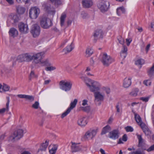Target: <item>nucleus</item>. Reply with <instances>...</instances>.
Here are the masks:
<instances>
[{"mask_svg":"<svg viewBox=\"0 0 154 154\" xmlns=\"http://www.w3.org/2000/svg\"><path fill=\"white\" fill-rule=\"evenodd\" d=\"M60 88L65 92L70 91L72 88V82L70 80H62L59 82Z\"/></svg>","mask_w":154,"mask_h":154,"instance_id":"nucleus-1","label":"nucleus"},{"mask_svg":"<svg viewBox=\"0 0 154 154\" xmlns=\"http://www.w3.org/2000/svg\"><path fill=\"white\" fill-rule=\"evenodd\" d=\"M88 80L90 82L91 85L87 83H86L87 85L91 91L94 93L103 89V88H100V84L98 82L91 80L90 79H88Z\"/></svg>","mask_w":154,"mask_h":154,"instance_id":"nucleus-2","label":"nucleus"},{"mask_svg":"<svg viewBox=\"0 0 154 154\" xmlns=\"http://www.w3.org/2000/svg\"><path fill=\"white\" fill-rule=\"evenodd\" d=\"M106 92L105 88L103 87V89L94 93L95 97L94 101L96 102H100L103 101Z\"/></svg>","mask_w":154,"mask_h":154,"instance_id":"nucleus-3","label":"nucleus"},{"mask_svg":"<svg viewBox=\"0 0 154 154\" xmlns=\"http://www.w3.org/2000/svg\"><path fill=\"white\" fill-rule=\"evenodd\" d=\"M40 24L41 26L45 29H48L52 25V23L51 20L45 17H42L41 18Z\"/></svg>","mask_w":154,"mask_h":154,"instance_id":"nucleus-4","label":"nucleus"},{"mask_svg":"<svg viewBox=\"0 0 154 154\" xmlns=\"http://www.w3.org/2000/svg\"><path fill=\"white\" fill-rule=\"evenodd\" d=\"M23 136V131L21 129L15 131L13 134H12L9 137V140L14 142L15 140L20 139Z\"/></svg>","mask_w":154,"mask_h":154,"instance_id":"nucleus-5","label":"nucleus"},{"mask_svg":"<svg viewBox=\"0 0 154 154\" xmlns=\"http://www.w3.org/2000/svg\"><path fill=\"white\" fill-rule=\"evenodd\" d=\"M30 32L34 38L38 36L40 33V28L39 25L37 24L32 25L30 30Z\"/></svg>","mask_w":154,"mask_h":154,"instance_id":"nucleus-6","label":"nucleus"},{"mask_svg":"<svg viewBox=\"0 0 154 154\" xmlns=\"http://www.w3.org/2000/svg\"><path fill=\"white\" fill-rule=\"evenodd\" d=\"M98 130L97 128L90 129L86 132L84 135L85 138L87 139H92L96 135Z\"/></svg>","mask_w":154,"mask_h":154,"instance_id":"nucleus-7","label":"nucleus"},{"mask_svg":"<svg viewBox=\"0 0 154 154\" xmlns=\"http://www.w3.org/2000/svg\"><path fill=\"white\" fill-rule=\"evenodd\" d=\"M40 13L39 9L36 7H32L29 10V16L32 19H36Z\"/></svg>","mask_w":154,"mask_h":154,"instance_id":"nucleus-8","label":"nucleus"},{"mask_svg":"<svg viewBox=\"0 0 154 154\" xmlns=\"http://www.w3.org/2000/svg\"><path fill=\"white\" fill-rule=\"evenodd\" d=\"M31 56L29 54L26 53L19 55L17 58V60L20 62H30L31 61Z\"/></svg>","mask_w":154,"mask_h":154,"instance_id":"nucleus-9","label":"nucleus"},{"mask_svg":"<svg viewBox=\"0 0 154 154\" xmlns=\"http://www.w3.org/2000/svg\"><path fill=\"white\" fill-rule=\"evenodd\" d=\"M44 53L41 52L31 56V61L33 60L35 63H38L41 62L42 59L44 57Z\"/></svg>","mask_w":154,"mask_h":154,"instance_id":"nucleus-10","label":"nucleus"},{"mask_svg":"<svg viewBox=\"0 0 154 154\" xmlns=\"http://www.w3.org/2000/svg\"><path fill=\"white\" fill-rule=\"evenodd\" d=\"M103 32L101 29H98L95 31L93 35L94 42H96L99 39H102L103 38Z\"/></svg>","mask_w":154,"mask_h":154,"instance_id":"nucleus-11","label":"nucleus"},{"mask_svg":"<svg viewBox=\"0 0 154 154\" xmlns=\"http://www.w3.org/2000/svg\"><path fill=\"white\" fill-rule=\"evenodd\" d=\"M42 7L45 11L49 13L54 15L55 12V9L54 8H51L50 5L46 3H44L42 5Z\"/></svg>","mask_w":154,"mask_h":154,"instance_id":"nucleus-12","label":"nucleus"},{"mask_svg":"<svg viewBox=\"0 0 154 154\" xmlns=\"http://www.w3.org/2000/svg\"><path fill=\"white\" fill-rule=\"evenodd\" d=\"M18 27L20 31L22 33L26 34L29 32V29L27 24L20 23L18 25Z\"/></svg>","mask_w":154,"mask_h":154,"instance_id":"nucleus-13","label":"nucleus"},{"mask_svg":"<svg viewBox=\"0 0 154 154\" xmlns=\"http://www.w3.org/2000/svg\"><path fill=\"white\" fill-rule=\"evenodd\" d=\"M120 133L118 129H115L110 131L108 135V137L113 140L118 139Z\"/></svg>","mask_w":154,"mask_h":154,"instance_id":"nucleus-14","label":"nucleus"},{"mask_svg":"<svg viewBox=\"0 0 154 154\" xmlns=\"http://www.w3.org/2000/svg\"><path fill=\"white\" fill-rule=\"evenodd\" d=\"M131 84V78L130 77L125 78L123 80V87L125 88H128Z\"/></svg>","mask_w":154,"mask_h":154,"instance_id":"nucleus-15","label":"nucleus"},{"mask_svg":"<svg viewBox=\"0 0 154 154\" xmlns=\"http://www.w3.org/2000/svg\"><path fill=\"white\" fill-rule=\"evenodd\" d=\"M87 118L86 117L80 118L78 120V124L80 126L84 127L88 123Z\"/></svg>","mask_w":154,"mask_h":154,"instance_id":"nucleus-16","label":"nucleus"},{"mask_svg":"<svg viewBox=\"0 0 154 154\" xmlns=\"http://www.w3.org/2000/svg\"><path fill=\"white\" fill-rule=\"evenodd\" d=\"M9 20H11V22L12 24L18 23L19 20V17L17 15L11 14L9 17Z\"/></svg>","mask_w":154,"mask_h":154,"instance_id":"nucleus-17","label":"nucleus"},{"mask_svg":"<svg viewBox=\"0 0 154 154\" xmlns=\"http://www.w3.org/2000/svg\"><path fill=\"white\" fill-rule=\"evenodd\" d=\"M17 96L21 98H24L26 100H28L30 102H32L34 99V97L32 96L25 94H18Z\"/></svg>","mask_w":154,"mask_h":154,"instance_id":"nucleus-18","label":"nucleus"},{"mask_svg":"<svg viewBox=\"0 0 154 154\" xmlns=\"http://www.w3.org/2000/svg\"><path fill=\"white\" fill-rule=\"evenodd\" d=\"M134 117L138 125L140 126L142 129H143V126H144L145 124L142 122L140 116L138 115L137 114H135Z\"/></svg>","mask_w":154,"mask_h":154,"instance_id":"nucleus-19","label":"nucleus"},{"mask_svg":"<svg viewBox=\"0 0 154 154\" xmlns=\"http://www.w3.org/2000/svg\"><path fill=\"white\" fill-rule=\"evenodd\" d=\"M97 7L103 13H105L106 11V2L105 1H102L101 2L97 4Z\"/></svg>","mask_w":154,"mask_h":154,"instance_id":"nucleus-20","label":"nucleus"},{"mask_svg":"<svg viewBox=\"0 0 154 154\" xmlns=\"http://www.w3.org/2000/svg\"><path fill=\"white\" fill-rule=\"evenodd\" d=\"M8 33L10 36L14 38L17 36L18 34L17 30L14 28H10Z\"/></svg>","mask_w":154,"mask_h":154,"instance_id":"nucleus-21","label":"nucleus"},{"mask_svg":"<svg viewBox=\"0 0 154 154\" xmlns=\"http://www.w3.org/2000/svg\"><path fill=\"white\" fill-rule=\"evenodd\" d=\"M82 4L84 8H89L93 5V2L91 0H83Z\"/></svg>","mask_w":154,"mask_h":154,"instance_id":"nucleus-22","label":"nucleus"},{"mask_svg":"<svg viewBox=\"0 0 154 154\" xmlns=\"http://www.w3.org/2000/svg\"><path fill=\"white\" fill-rule=\"evenodd\" d=\"M72 144L71 149L72 152H76L81 149V147L78 144H76L75 143H72Z\"/></svg>","mask_w":154,"mask_h":154,"instance_id":"nucleus-23","label":"nucleus"},{"mask_svg":"<svg viewBox=\"0 0 154 154\" xmlns=\"http://www.w3.org/2000/svg\"><path fill=\"white\" fill-rule=\"evenodd\" d=\"M127 48L124 46L120 52V57L122 59H124L126 56L127 54Z\"/></svg>","mask_w":154,"mask_h":154,"instance_id":"nucleus-24","label":"nucleus"},{"mask_svg":"<svg viewBox=\"0 0 154 154\" xmlns=\"http://www.w3.org/2000/svg\"><path fill=\"white\" fill-rule=\"evenodd\" d=\"M94 51L92 48L88 47L86 49L85 56L88 57L91 56L93 54Z\"/></svg>","mask_w":154,"mask_h":154,"instance_id":"nucleus-25","label":"nucleus"},{"mask_svg":"<svg viewBox=\"0 0 154 154\" xmlns=\"http://www.w3.org/2000/svg\"><path fill=\"white\" fill-rule=\"evenodd\" d=\"M6 99H7V101L6 105V108H3L2 109H0V113H3L6 111H8L9 110V105L10 102V97H6Z\"/></svg>","mask_w":154,"mask_h":154,"instance_id":"nucleus-26","label":"nucleus"},{"mask_svg":"<svg viewBox=\"0 0 154 154\" xmlns=\"http://www.w3.org/2000/svg\"><path fill=\"white\" fill-rule=\"evenodd\" d=\"M74 48V45L72 42L69 46H67L66 48L63 49V51L65 53H67L71 51Z\"/></svg>","mask_w":154,"mask_h":154,"instance_id":"nucleus-27","label":"nucleus"},{"mask_svg":"<svg viewBox=\"0 0 154 154\" xmlns=\"http://www.w3.org/2000/svg\"><path fill=\"white\" fill-rule=\"evenodd\" d=\"M99 60L103 63V65H106V54L104 53L100 54L99 57Z\"/></svg>","mask_w":154,"mask_h":154,"instance_id":"nucleus-28","label":"nucleus"},{"mask_svg":"<svg viewBox=\"0 0 154 154\" xmlns=\"http://www.w3.org/2000/svg\"><path fill=\"white\" fill-rule=\"evenodd\" d=\"M125 10L123 7H120L117 9L116 12L118 16H120L122 14L125 13Z\"/></svg>","mask_w":154,"mask_h":154,"instance_id":"nucleus-29","label":"nucleus"},{"mask_svg":"<svg viewBox=\"0 0 154 154\" xmlns=\"http://www.w3.org/2000/svg\"><path fill=\"white\" fill-rule=\"evenodd\" d=\"M48 142L47 140H46L45 143H43L40 146V148L38 149V151L40 150L41 151H45L48 146Z\"/></svg>","mask_w":154,"mask_h":154,"instance_id":"nucleus-30","label":"nucleus"},{"mask_svg":"<svg viewBox=\"0 0 154 154\" xmlns=\"http://www.w3.org/2000/svg\"><path fill=\"white\" fill-rule=\"evenodd\" d=\"M25 10L26 9L20 6H19L17 8V12L20 14H24Z\"/></svg>","mask_w":154,"mask_h":154,"instance_id":"nucleus-31","label":"nucleus"},{"mask_svg":"<svg viewBox=\"0 0 154 154\" xmlns=\"http://www.w3.org/2000/svg\"><path fill=\"white\" fill-rule=\"evenodd\" d=\"M66 17V14L65 13H63L62 14L60 17V24L61 26L64 25Z\"/></svg>","mask_w":154,"mask_h":154,"instance_id":"nucleus-32","label":"nucleus"},{"mask_svg":"<svg viewBox=\"0 0 154 154\" xmlns=\"http://www.w3.org/2000/svg\"><path fill=\"white\" fill-rule=\"evenodd\" d=\"M149 75L151 78L154 77V63L152 66L148 71Z\"/></svg>","mask_w":154,"mask_h":154,"instance_id":"nucleus-33","label":"nucleus"},{"mask_svg":"<svg viewBox=\"0 0 154 154\" xmlns=\"http://www.w3.org/2000/svg\"><path fill=\"white\" fill-rule=\"evenodd\" d=\"M139 91V89L138 88L133 89L130 92V94L133 97H136L138 95Z\"/></svg>","mask_w":154,"mask_h":154,"instance_id":"nucleus-34","label":"nucleus"},{"mask_svg":"<svg viewBox=\"0 0 154 154\" xmlns=\"http://www.w3.org/2000/svg\"><path fill=\"white\" fill-rule=\"evenodd\" d=\"M78 100L77 99H75L72 102L70 105V107L68 108V109H70L71 111L74 108H75L77 103Z\"/></svg>","mask_w":154,"mask_h":154,"instance_id":"nucleus-35","label":"nucleus"},{"mask_svg":"<svg viewBox=\"0 0 154 154\" xmlns=\"http://www.w3.org/2000/svg\"><path fill=\"white\" fill-rule=\"evenodd\" d=\"M128 137L127 135L126 134L124 135L122 138H120L119 140L118 143L119 144H123V142H126L127 141Z\"/></svg>","mask_w":154,"mask_h":154,"instance_id":"nucleus-36","label":"nucleus"},{"mask_svg":"<svg viewBox=\"0 0 154 154\" xmlns=\"http://www.w3.org/2000/svg\"><path fill=\"white\" fill-rule=\"evenodd\" d=\"M38 75L36 74L33 70L31 71L29 76V79L31 80L32 79H37Z\"/></svg>","mask_w":154,"mask_h":154,"instance_id":"nucleus-37","label":"nucleus"},{"mask_svg":"<svg viewBox=\"0 0 154 154\" xmlns=\"http://www.w3.org/2000/svg\"><path fill=\"white\" fill-rule=\"evenodd\" d=\"M114 61V60L109 56L106 55V66H109Z\"/></svg>","mask_w":154,"mask_h":154,"instance_id":"nucleus-38","label":"nucleus"},{"mask_svg":"<svg viewBox=\"0 0 154 154\" xmlns=\"http://www.w3.org/2000/svg\"><path fill=\"white\" fill-rule=\"evenodd\" d=\"M40 63L42 66H50L51 65V63L49 62L48 60V59H46L43 60H41Z\"/></svg>","mask_w":154,"mask_h":154,"instance_id":"nucleus-39","label":"nucleus"},{"mask_svg":"<svg viewBox=\"0 0 154 154\" xmlns=\"http://www.w3.org/2000/svg\"><path fill=\"white\" fill-rule=\"evenodd\" d=\"M144 63V60L142 59H140L137 60L135 62V63L137 65H141Z\"/></svg>","mask_w":154,"mask_h":154,"instance_id":"nucleus-40","label":"nucleus"},{"mask_svg":"<svg viewBox=\"0 0 154 154\" xmlns=\"http://www.w3.org/2000/svg\"><path fill=\"white\" fill-rule=\"evenodd\" d=\"M143 129H142L145 133V134L147 136H150L151 134V131L147 128L145 127V125L144 126H143Z\"/></svg>","mask_w":154,"mask_h":154,"instance_id":"nucleus-41","label":"nucleus"},{"mask_svg":"<svg viewBox=\"0 0 154 154\" xmlns=\"http://www.w3.org/2000/svg\"><path fill=\"white\" fill-rule=\"evenodd\" d=\"M150 97V96L142 97L140 98V100L143 102L146 103L148 101Z\"/></svg>","mask_w":154,"mask_h":154,"instance_id":"nucleus-42","label":"nucleus"},{"mask_svg":"<svg viewBox=\"0 0 154 154\" xmlns=\"http://www.w3.org/2000/svg\"><path fill=\"white\" fill-rule=\"evenodd\" d=\"M137 136L139 140V146H141L144 142V140L142 139L141 135L137 134Z\"/></svg>","mask_w":154,"mask_h":154,"instance_id":"nucleus-43","label":"nucleus"},{"mask_svg":"<svg viewBox=\"0 0 154 154\" xmlns=\"http://www.w3.org/2000/svg\"><path fill=\"white\" fill-rule=\"evenodd\" d=\"M143 84L146 86H149L151 85V81L150 79H146L143 82Z\"/></svg>","mask_w":154,"mask_h":154,"instance_id":"nucleus-44","label":"nucleus"},{"mask_svg":"<svg viewBox=\"0 0 154 154\" xmlns=\"http://www.w3.org/2000/svg\"><path fill=\"white\" fill-rule=\"evenodd\" d=\"M80 109L85 112H88L90 110V107L89 106L81 107L80 108Z\"/></svg>","mask_w":154,"mask_h":154,"instance_id":"nucleus-45","label":"nucleus"},{"mask_svg":"<svg viewBox=\"0 0 154 154\" xmlns=\"http://www.w3.org/2000/svg\"><path fill=\"white\" fill-rule=\"evenodd\" d=\"M71 111V110L69 109H67L63 113L61 116V118L62 119L63 118L66 116Z\"/></svg>","mask_w":154,"mask_h":154,"instance_id":"nucleus-46","label":"nucleus"},{"mask_svg":"<svg viewBox=\"0 0 154 154\" xmlns=\"http://www.w3.org/2000/svg\"><path fill=\"white\" fill-rule=\"evenodd\" d=\"M81 16L83 19H86L89 17V16L87 13L84 11H83L82 12Z\"/></svg>","mask_w":154,"mask_h":154,"instance_id":"nucleus-47","label":"nucleus"},{"mask_svg":"<svg viewBox=\"0 0 154 154\" xmlns=\"http://www.w3.org/2000/svg\"><path fill=\"white\" fill-rule=\"evenodd\" d=\"M10 87L8 85L4 84L2 87V89L4 91H8L9 90Z\"/></svg>","mask_w":154,"mask_h":154,"instance_id":"nucleus-48","label":"nucleus"},{"mask_svg":"<svg viewBox=\"0 0 154 154\" xmlns=\"http://www.w3.org/2000/svg\"><path fill=\"white\" fill-rule=\"evenodd\" d=\"M39 106V103L38 101H35V103L32 105V107L35 109L38 108Z\"/></svg>","mask_w":154,"mask_h":154,"instance_id":"nucleus-49","label":"nucleus"},{"mask_svg":"<svg viewBox=\"0 0 154 154\" xmlns=\"http://www.w3.org/2000/svg\"><path fill=\"white\" fill-rule=\"evenodd\" d=\"M56 69V68L54 66H51L47 67L45 68V70L47 71H51Z\"/></svg>","mask_w":154,"mask_h":154,"instance_id":"nucleus-50","label":"nucleus"},{"mask_svg":"<svg viewBox=\"0 0 154 154\" xmlns=\"http://www.w3.org/2000/svg\"><path fill=\"white\" fill-rule=\"evenodd\" d=\"M125 129L127 132H132L133 131V128L131 126H128L125 128Z\"/></svg>","mask_w":154,"mask_h":154,"instance_id":"nucleus-51","label":"nucleus"},{"mask_svg":"<svg viewBox=\"0 0 154 154\" xmlns=\"http://www.w3.org/2000/svg\"><path fill=\"white\" fill-rule=\"evenodd\" d=\"M118 40L119 43L122 44L123 45L124 43V39L121 37H119L118 38Z\"/></svg>","mask_w":154,"mask_h":154,"instance_id":"nucleus-52","label":"nucleus"},{"mask_svg":"<svg viewBox=\"0 0 154 154\" xmlns=\"http://www.w3.org/2000/svg\"><path fill=\"white\" fill-rule=\"evenodd\" d=\"M132 41V39L131 38H128L126 39V43L127 45L128 46H129L131 42Z\"/></svg>","mask_w":154,"mask_h":154,"instance_id":"nucleus-53","label":"nucleus"},{"mask_svg":"<svg viewBox=\"0 0 154 154\" xmlns=\"http://www.w3.org/2000/svg\"><path fill=\"white\" fill-rule=\"evenodd\" d=\"M19 3L23 2L25 4H27L30 0H16Z\"/></svg>","mask_w":154,"mask_h":154,"instance_id":"nucleus-54","label":"nucleus"},{"mask_svg":"<svg viewBox=\"0 0 154 154\" xmlns=\"http://www.w3.org/2000/svg\"><path fill=\"white\" fill-rule=\"evenodd\" d=\"M120 107L121 106L120 104L119 103H117L116 106V108L117 109V111L118 112H120Z\"/></svg>","mask_w":154,"mask_h":154,"instance_id":"nucleus-55","label":"nucleus"},{"mask_svg":"<svg viewBox=\"0 0 154 154\" xmlns=\"http://www.w3.org/2000/svg\"><path fill=\"white\" fill-rule=\"evenodd\" d=\"M154 150V144L150 146L148 149H147V151L149 152Z\"/></svg>","mask_w":154,"mask_h":154,"instance_id":"nucleus-56","label":"nucleus"},{"mask_svg":"<svg viewBox=\"0 0 154 154\" xmlns=\"http://www.w3.org/2000/svg\"><path fill=\"white\" fill-rule=\"evenodd\" d=\"M150 28L152 31H154V21L151 23Z\"/></svg>","mask_w":154,"mask_h":154,"instance_id":"nucleus-57","label":"nucleus"},{"mask_svg":"<svg viewBox=\"0 0 154 154\" xmlns=\"http://www.w3.org/2000/svg\"><path fill=\"white\" fill-rule=\"evenodd\" d=\"M61 3V1L60 0H56L54 2V4L55 5H60Z\"/></svg>","mask_w":154,"mask_h":154,"instance_id":"nucleus-58","label":"nucleus"},{"mask_svg":"<svg viewBox=\"0 0 154 154\" xmlns=\"http://www.w3.org/2000/svg\"><path fill=\"white\" fill-rule=\"evenodd\" d=\"M113 119L112 117H110L108 120V121L107 122L109 124H111L113 121Z\"/></svg>","mask_w":154,"mask_h":154,"instance_id":"nucleus-59","label":"nucleus"},{"mask_svg":"<svg viewBox=\"0 0 154 154\" xmlns=\"http://www.w3.org/2000/svg\"><path fill=\"white\" fill-rule=\"evenodd\" d=\"M106 133V126L104 127L102 130V131L101 133V135L105 134Z\"/></svg>","mask_w":154,"mask_h":154,"instance_id":"nucleus-60","label":"nucleus"},{"mask_svg":"<svg viewBox=\"0 0 154 154\" xmlns=\"http://www.w3.org/2000/svg\"><path fill=\"white\" fill-rule=\"evenodd\" d=\"M57 149V146L56 145H54V146L51 149L53 150H54V151L56 152V151Z\"/></svg>","mask_w":154,"mask_h":154,"instance_id":"nucleus-61","label":"nucleus"},{"mask_svg":"<svg viewBox=\"0 0 154 154\" xmlns=\"http://www.w3.org/2000/svg\"><path fill=\"white\" fill-rule=\"evenodd\" d=\"M88 101V100H84L82 101V105L83 106L86 105L87 104Z\"/></svg>","mask_w":154,"mask_h":154,"instance_id":"nucleus-62","label":"nucleus"},{"mask_svg":"<svg viewBox=\"0 0 154 154\" xmlns=\"http://www.w3.org/2000/svg\"><path fill=\"white\" fill-rule=\"evenodd\" d=\"M150 46V45L148 44L146 47V53H147L148 52V51L149 50Z\"/></svg>","mask_w":154,"mask_h":154,"instance_id":"nucleus-63","label":"nucleus"},{"mask_svg":"<svg viewBox=\"0 0 154 154\" xmlns=\"http://www.w3.org/2000/svg\"><path fill=\"white\" fill-rule=\"evenodd\" d=\"M72 21L71 20H68L67 21V24L68 26L71 25L72 23Z\"/></svg>","mask_w":154,"mask_h":154,"instance_id":"nucleus-64","label":"nucleus"}]
</instances>
